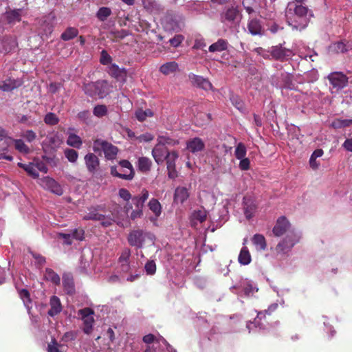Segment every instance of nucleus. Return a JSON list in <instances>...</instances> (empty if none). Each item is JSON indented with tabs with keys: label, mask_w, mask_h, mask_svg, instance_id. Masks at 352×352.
<instances>
[{
	"label": "nucleus",
	"mask_w": 352,
	"mask_h": 352,
	"mask_svg": "<svg viewBox=\"0 0 352 352\" xmlns=\"http://www.w3.org/2000/svg\"><path fill=\"white\" fill-rule=\"evenodd\" d=\"M111 10L108 7H101L96 13V17L100 21H104L111 14Z\"/></svg>",
	"instance_id": "obj_37"
},
{
	"label": "nucleus",
	"mask_w": 352,
	"mask_h": 352,
	"mask_svg": "<svg viewBox=\"0 0 352 352\" xmlns=\"http://www.w3.org/2000/svg\"><path fill=\"white\" fill-rule=\"evenodd\" d=\"M146 238L152 239L151 234L143 230L138 229L129 232L127 241L130 245L142 248Z\"/></svg>",
	"instance_id": "obj_5"
},
{
	"label": "nucleus",
	"mask_w": 352,
	"mask_h": 352,
	"mask_svg": "<svg viewBox=\"0 0 352 352\" xmlns=\"http://www.w3.org/2000/svg\"><path fill=\"white\" fill-rule=\"evenodd\" d=\"M290 226L288 219L285 216H281L276 220L272 232L276 236H281L289 229Z\"/></svg>",
	"instance_id": "obj_12"
},
{
	"label": "nucleus",
	"mask_w": 352,
	"mask_h": 352,
	"mask_svg": "<svg viewBox=\"0 0 352 352\" xmlns=\"http://www.w3.org/2000/svg\"><path fill=\"white\" fill-rule=\"evenodd\" d=\"M78 34V30L74 27L67 28L60 35V38L65 41H70Z\"/></svg>",
	"instance_id": "obj_30"
},
{
	"label": "nucleus",
	"mask_w": 352,
	"mask_h": 352,
	"mask_svg": "<svg viewBox=\"0 0 352 352\" xmlns=\"http://www.w3.org/2000/svg\"><path fill=\"white\" fill-rule=\"evenodd\" d=\"M14 139L8 135V132L0 126V152L8 151L10 147L13 146Z\"/></svg>",
	"instance_id": "obj_15"
},
{
	"label": "nucleus",
	"mask_w": 352,
	"mask_h": 352,
	"mask_svg": "<svg viewBox=\"0 0 352 352\" xmlns=\"http://www.w3.org/2000/svg\"><path fill=\"white\" fill-rule=\"evenodd\" d=\"M247 28L249 33L253 36H261L264 34V29L263 28L261 21L255 18L249 19Z\"/></svg>",
	"instance_id": "obj_16"
},
{
	"label": "nucleus",
	"mask_w": 352,
	"mask_h": 352,
	"mask_svg": "<svg viewBox=\"0 0 352 352\" xmlns=\"http://www.w3.org/2000/svg\"><path fill=\"white\" fill-rule=\"evenodd\" d=\"M234 288L241 289V291H243L244 295L248 297L252 296L255 292L258 291V289L255 286H254L250 282L245 280L241 281L239 286L234 287Z\"/></svg>",
	"instance_id": "obj_21"
},
{
	"label": "nucleus",
	"mask_w": 352,
	"mask_h": 352,
	"mask_svg": "<svg viewBox=\"0 0 352 352\" xmlns=\"http://www.w3.org/2000/svg\"><path fill=\"white\" fill-rule=\"evenodd\" d=\"M252 241L258 251H264L267 248L266 239L263 234H255L252 238Z\"/></svg>",
	"instance_id": "obj_24"
},
{
	"label": "nucleus",
	"mask_w": 352,
	"mask_h": 352,
	"mask_svg": "<svg viewBox=\"0 0 352 352\" xmlns=\"http://www.w3.org/2000/svg\"><path fill=\"white\" fill-rule=\"evenodd\" d=\"M22 137L24 138L28 142H32L36 139V135L32 130H28L23 133Z\"/></svg>",
	"instance_id": "obj_58"
},
{
	"label": "nucleus",
	"mask_w": 352,
	"mask_h": 352,
	"mask_svg": "<svg viewBox=\"0 0 352 352\" xmlns=\"http://www.w3.org/2000/svg\"><path fill=\"white\" fill-rule=\"evenodd\" d=\"M38 184L45 190H49L56 195L60 196L63 193L60 185L50 177L47 176L40 179Z\"/></svg>",
	"instance_id": "obj_9"
},
{
	"label": "nucleus",
	"mask_w": 352,
	"mask_h": 352,
	"mask_svg": "<svg viewBox=\"0 0 352 352\" xmlns=\"http://www.w3.org/2000/svg\"><path fill=\"white\" fill-rule=\"evenodd\" d=\"M50 309L48 311V315L53 317L60 314L62 311L60 300L56 296H52L50 301Z\"/></svg>",
	"instance_id": "obj_19"
},
{
	"label": "nucleus",
	"mask_w": 352,
	"mask_h": 352,
	"mask_svg": "<svg viewBox=\"0 0 352 352\" xmlns=\"http://www.w3.org/2000/svg\"><path fill=\"white\" fill-rule=\"evenodd\" d=\"M237 159L240 160L239 168L243 170H246L250 168V162L248 158H243L245 155H236Z\"/></svg>",
	"instance_id": "obj_50"
},
{
	"label": "nucleus",
	"mask_w": 352,
	"mask_h": 352,
	"mask_svg": "<svg viewBox=\"0 0 352 352\" xmlns=\"http://www.w3.org/2000/svg\"><path fill=\"white\" fill-rule=\"evenodd\" d=\"M18 166L20 168H23L27 173L32 178L36 179L38 177V172H43L46 173L47 172V168L43 160L38 157H34L33 161L28 164H23L21 162L18 163Z\"/></svg>",
	"instance_id": "obj_4"
},
{
	"label": "nucleus",
	"mask_w": 352,
	"mask_h": 352,
	"mask_svg": "<svg viewBox=\"0 0 352 352\" xmlns=\"http://www.w3.org/2000/svg\"><path fill=\"white\" fill-rule=\"evenodd\" d=\"M84 91L90 97L98 96L100 98H104L109 94L110 89L107 80H98L85 85Z\"/></svg>",
	"instance_id": "obj_2"
},
{
	"label": "nucleus",
	"mask_w": 352,
	"mask_h": 352,
	"mask_svg": "<svg viewBox=\"0 0 352 352\" xmlns=\"http://www.w3.org/2000/svg\"><path fill=\"white\" fill-rule=\"evenodd\" d=\"M285 16L289 25L294 29L302 30L307 26L313 14L307 6H296L289 3Z\"/></svg>",
	"instance_id": "obj_1"
},
{
	"label": "nucleus",
	"mask_w": 352,
	"mask_h": 352,
	"mask_svg": "<svg viewBox=\"0 0 352 352\" xmlns=\"http://www.w3.org/2000/svg\"><path fill=\"white\" fill-rule=\"evenodd\" d=\"M93 113L96 117L101 118L107 113V108L104 104L96 105L94 108Z\"/></svg>",
	"instance_id": "obj_47"
},
{
	"label": "nucleus",
	"mask_w": 352,
	"mask_h": 352,
	"mask_svg": "<svg viewBox=\"0 0 352 352\" xmlns=\"http://www.w3.org/2000/svg\"><path fill=\"white\" fill-rule=\"evenodd\" d=\"M206 219V211L205 210H195L191 214V223L195 226L196 221L204 222Z\"/></svg>",
	"instance_id": "obj_33"
},
{
	"label": "nucleus",
	"mask_w": 352,
	"mask_h": 352,
	"mask_svg": "<svg viewBox=\"0 0 352 352\" xmlns=\"http://www.w3.org/2000/svg\"><path fill=\"white\" fill-rule=\"evenodd\" d=\"M188 77L193 86L205 91L212 90V85L207 78L192 73H190Z\"/></svg>",
	"instance_id": "obj_13"
},
{
	"label": "nucleus",
	"mask_w": 352,
	"mask_h": 352,
	"mask_svg": "<svg viewBox=\"0 0 352 352\" xmlns=\"http://www.w3.org/2000/svg\"><path fill=\"white\" fill-rule=\"evenodd\" d=\"M76 333L74 331L65 332L62 336L61 340L64 342H68L74 340L76 338Z\"/></svg>",
	"instance_id": "obj_56"
},
{
	"label": "nucleus",
	"mask_w": 352,
	"mask_h": 352,
	"mask_svg": "<svg viewBox=\"0 0 352 352\" xmlns=\"http://www.w3.org/2000/svg\"><path fill=\"white\" fill-rule=\"evenodd\" d=\"M111 56L108 54V52L104 50H102L100 58V63L106 65L111 63Z\"/></svg>",
	"instance_id": "obj_53"
},
{
	"label": "nucleus",
	"mask_w": 352,
	"mask_h": 352,
	"mask_svg": "<svg viewBox=\"0 0 352 352\" xmlns=\"http://www.w3.org/2000/svg\"><path fill=\"white\" fill-rule=\"evenodd\" d=\"M189 197L188 190L185 187H177L174 194V201L184 203Z\"/></svg>",
	"instance_id": "obj_25"
},
{
	"label": "nucleus",
	"mask_w": 352,
	"mask_h": 352,
	"mask_svg": "<svg viewBox=\"0 0 352 352\" xmlns=\"http://www.w3.org/2000/svg\"><path fill=\"white\" fill-rule=\"evenodd\" d=\"M282 79L284 82V87L287 89H292L294 86L292 82V76L289 74H282Z\"/></svg>",
	"instance_id": "obj_49"
},
{
	"label": "nucleus",
	"mask_w": 352,
	"mask_h": 352,
	"mask_svg": "<svg viewBox=\"0 0 352 352\" xmlns=\"http://www.w3.org/2000/svg\"><path fill=\"white\" fill-rule=\"evenodd\" d=\"M24 10L23 8H10L7 7L6 12L2 14L3 22L9 25H14L22 20Z\"/></svg>",
	"instance_id": "obj_7"
},
{
	"label": "nucleus",
	"mask_w": 352,
	"mask_h": 352,
	"mask_svg": "<svg viewBox=\"0 0 352 352\" xmlns=\"http://www.w3.org/2000/svg\"><path fill=\"white\" fill-rule=\"evenodd\" d=\"M146 272L148 275H153L156 272V265L153 261H148L144 266Z\"/></svg>",
	"instance_id": "obj_54"
},
{
	"label": "nucleus",
	"mask_w": 352,
	"mask_h": 352,
	"mask_svg": "<svg viewBox=\"0 0 352 352\" xmlns=\"http://www.w3.org/2000/svg\"><path fill=\"white\" fill-rule=\"evenodd\" d=\"M63 285L67 294L71 295L75 292L74 279L71 274L63 275Z\"/></svg>",
	"instance_id": "obj_23"
},
{
	"label": "nucleus",
	"mask_w": 352,
	"mask_h": 352,
	"mask_svg": "<svg viewBox=\"0 0 352 352\" xmlns=\"http://www.w3.org/2000/svg\"><path fill=\"white\" fill-rule=\"evenodd\" d=\"M53 32V25L45 21L42 25L40 30V34L42 36L49 37Z\"/></svg>",
	"instance_id": "obj_45"
},
{
	"label": "nucleus",
	"mask_w": 352,
	"mask_h": 352,
	"mask_svg": "<svg viewBox=\"0 0 352 352\" xmlns=\"http://www.w3.org/2000/svg\"><path fill=\"white\" fill-rule=\"evenodd\" d=\"M352 124V119H335L331 124L333 129H341L349 126Z\"/></svg>",
	"instance_id": "obj_34"
},
{
	"label": "nucleus",
	"mask_w": 352,
	"mask_h": 352,
	"mask_svg": "<svg viewBox=\"0 0 352 352\" xmlns=\"http://www.w3.org/2000/svg\"><path fill=\"white\" fill-rule=\"evenodd\" d=\"M321 156L322 155H311L309 160V165L312 169L316 170L320 166V162L317 160V158Z\"/></svg>",
	"instance_id": "obj_59"
},
{
	"label": "nucleus",
	"mask_w": 352,
	"mask_h": 352,
	"mask_svg": "<svg viewBox=\"0 0 352 352\" xmlns=\"http://www.w3.org/2000/svg\"><path fill=\"white\" fill-rule=\"evenodd\" d=\"M93 149L94 152L99 153L100 154L102 152L104 154H117L118 152V149L116 146L113 145L111 142L101 139H97L94 141Z\"/></svg>",
	"instance_id": "obj_8"
},
{
	"label": "nucleus",
	"mask_w": 352,
	"mask_h": 352,
	"mask_svg": "<svg viewBox=\"0 0 352 352\" xmlns=\"http://www.w3.org/2000/svg\"><path fill=\"white\" fill-rule=\"evenodd\" d=\"M58 237L64 240L63 243L67 245H72V238L71 234L58 233Z\"/></svg>",
	"instance_id": "obj_60"
},
{
	"label": "nucleus",
	"mask_w": 352,
	"mask_h": 352,
	"mask_svg": "<svg viewBox=\"0 0 352 352\" xmlns=\"http://www.w3.org/2000/svg\"><path fill=\"white\" fill-rule=\"evenodd\" d=\"M157 144L153 148L152 154H176L175 152H170L168 146H174L178 142L167 136H159L157 139Z\"/></svg>",
	"instance_id": "obj_6"
},
{
	"label": "nucleus",
	"mask_w": 352,
	"mask_h": 352,
	"mask_svg": "<svg viewBox=\"0 0 352 352\" xmlns=\"http://www.w3.org/2000/svg\"><path fill=\"white\" fill-rule=\"evenodd\" d=\"M44 122L48 125L54 126L58 123L59 118L55 113L50 112L45 116Z\"/></svg>",
	"instance_id": "obj_46"
},
{
	"label": "nucleus",
	"mask_w": 352,
	"mask_h": 352,
	"mask_svg": "<svg viewBox=\"0 0 352 352\" xmlns=\"http://www.w3.org/2000/svg\"><path fill=\"white\" fill-rule=\"evenodd\" d=\"M16 41L12 38L0 39V53H8L12 47H15Z\"/></svg>",
	"instance_id": "obj_27"
},
{
	"label": "nucleus",
	"mask_w": 352,
	"mask_h": 352,
	"mask_svg": "<svg viewBox=\"0 0 352 352\" xmlns=\"http://www.w3.org/2000/svg\"><path fill=\"white\" fill-rule=\"evenodd\" d=\"M244 213L247 219H251L256 209V206L250 197H245L243 198Z\"/></svg>",
	"instance_id": "obj_20"
},
{
	"label": "nucleus",
	"mask_w": 352,
	"mask_h": 352,
	"mask_svg": "<svg viewBox=\"0 0 352 352\" xmlns=\"http://www.w3.org/2000/svg\"><path fill=\"white\" fill-rule=\"evenodd\" d=\"M84 328L83 331L86 334H90L93 329V324L94 323V318L93 316L82 319Z\"/></svg>",
	"instance_id": "obj_43"
},
{
	"label": "nucleus",
	"mask_w": 352,
	"mask_h": 352,
	"mask_svg": "<svg viewBox=\"0 0 352 352\" xmlns=\"http://www.w3.org/2000/svg\"><path fill=\"white\" fill-rule=\"evenodd\" d=\"M182 41V36L177 35L169 40L170 44L173 47H177Z\"/></svg>",
	"instance_id": "obj_64"
},
{
	"label": "nucleus",
	"mask_w": 352,
	"mask_h": 352,
	"mask_svg": "<svg viewBox=\"0 0 352 352\" xmlns=\"http://www.w3.org/2000/svg\"><path fill=\"white\" fill-rule=\"evenodd\" d=\"M269 52L274 59L278 60H284L294 54L292 50L283 47L282 45L272 47Z\"/></svg>",
	"instance_id": "obj_11"
},
{
	"label": "nucleus",
	"mask_w": 352,
	"mask_h": 352,
	"mask_svg": "<svg viewBox=\"0 0 352 352\" xmlns=\"http://www.w3.org/2000/svg\"><path fill=\"white\" fill-rule=\"evenodd\" d=\"M227 143H223V146L225 148L224 153H227L231 152V150L236 146V141L235 138L230 135H228L225 139Z\"/></svg>",
	"instance_id": "obj_44"
},
{
	"label": "nucleus",
	"mask_w": 352,
	"mask_h": 352,
	"mask_svg": "<svg viewBox=\"0 0 352 352\" xmlns=\"http://www.w3.org/2000/svg\"><path fill=\"white\" fill-rule=\"evenodd\" d=\"M204 146V142L199 138H194L186 142V148L191 153L201 151Z\"/></svg>",
	"instance_id": "obj_18"
},
{
	"label": "nucleus",
	"mask_w": 352,
	"mask_h": 352,
	"mask_svg": "<svg viewBox=\"0 0 352 352\" xmlns=\"http://www.w3.org/2000/svg\"><path fill=\"white\" fill-rule=\"evenodd\" d=\"M109 74L118 80L125 81L126 78V70L124 68H120L116 64L109 66Z\"/></svg>",
	"instance_id": "obj_17"
},
{
	"label": "nucleus",
	"mask_w": 352,
	"mask_h": 352,
	"mask_svg": "<svg viewBox=\"0 0 352 352\" xmlns=\"http://www.w3.org/2000/svg\"><path fill=\"white\" fill-rule=\"evenodd\" d=\"M119 196L124 201H129L131 198V195L129 191L125 188H121L119 190Z\"/></svg>",
	"instance_id": "obj_62"
},
{
	"label": "nucleus",
	"mask_w": 352,
	"mask_h": 352,
	"mask_svg": "<svg viewBox=\"0 0 352 352\" xmlns=\"http://www.w3.org/2000/svg\"><path fill=\"white\" fill-rule=\"evenodd\" d=\"M85 163L90 172H94L99 165L97 155H85Z\"/></svg>",
	"instance_id": "obj_32"
},
{
	"label": "nucleus",
	"mask_w": 352,
	"mask_h": 352,
	"mask_svg": "<svg viewBox=\"0 0 352 352\" xmlns=\"http://www.w3.org/2000/svg\"><path fill=\"white\" fill-rule=\"evenodd\" d=\"M130 256H131L130 249H129V248L124 249L121 253L120 258H119V263H129Z\"/></svg>",
	"instance_id": "obj_57"
},
{
	"label": "nucleus",
	"mask_w": 352,
	"mask_h": 352,
	"mask_svg": "<svg viewBox=\"0 0 352 352\" xmlns=\"http://www.w3.org/2000/svg\"><path fill=\"white\" fill-rule=\"evenodd\" d=\"M111 174L124 180H131L134 177L135 171L129 161L122 160L117 166L111 167Z\"/></svg>",
	"instance_id": "obj_3"
},
{
	"label": "nucleus",
	"mask_w": 352,
	"mask_h": 352,
	"mask_svg": "<svg viewBox=\"0 0 352 352\" xmlns=\"http://www.w3.org/2000/svg\"><path fill=\"white\" fill-rule=\"evenodd\" d=\"M225 22L230 25V28H236L240 22L239 12L236 7H231L228 8L225 13Z\"/></svg>",
	"instance_id": "obj_14"
},
{
	"label": "nucleus",
	"mask_w": 352,
	"mask_h": 352,
	"mask_svg": "<svg viewBox=\"0 0 352 352\" xmlns=\"http://www.w3.org/2000/svg\"><path fill=\"white\" fill-rule=\"evenodd\" d=\"M19 86L20 83L16 80L9 78L3 82L2 85H0V89L3 91H11Z\"/></svg>",
	"instance_id": "obj_31"
},
{
	"label": "nucleus",
	"mask_w": 352,
	"mask_h": 352,
	"mask_svg": "<svg viewBox=\"0 0 352 352\" xmlns=\"http://www.w3.org/2000/svg\"><path fill=\"white\" fill-rule=\"evenodd\" d=\"M148 191L146 189H143L140 195L133 197L132 198V202L135 205V208L143 210L144 203L148 199Z\"/></svg>",
	"instance_id": "obj_22"
},
{
	"label": "nucleus",
	"mask_w": 352,
	"mask_h": 352,
	"mask_svg": "<svg viewBox=\"0 0 352 352\" xmlns=\"http://www.w3.org/2000/svg\"><path fill=\"white\" fill-rule=\"evenodd\" d=\"M151 164L152 162L148 158L146 157H140L138 161V167L140 170L143 173L149 171Z\"/></svg>",
	"instance_id": "obj_38"
},
{
	"label": "nucleus",
	"mask_w": 352,
	"mask_h": 352,
	"mask_svg": "<svg viewBox=\"0 0 352 352\" xmlns=\"http://www.w3.org/2000/svg\"><path fill=\"white\" fill-rule=\"evenodd\" d=\"M78 314L81 316L82 320L90 317L94 314V311L89 307H85L84 309H79Z\"/></svg>",
	"instance_id": "obj_55"
},
{
	"label": "nucleus",
	"mask_w": 352,
	"mask_h": 352,
	"mask_svg": "<svg viewBox=\"0 0 352 352\" xmlns=\"http://www.w3.org/2000/svg\"><path fill=\"white\" fill-rule=\"evenodd\" d=\"M104 219V215L99 214L96 208H91L89 210L83 217L85 220H94L100 221Z\"/></svg>",
	"instance_id": "obj_39"
},
{
	"label": "nucleus",
	"mask_w": 352,
	"mask_h": 352,
	"mask_svg": "<svg viewBox=\"0 0 352 352\" xmlns=\"http://www.w3.org/2000/svg\"><path fill=\"white\" fill-rule=\"evenodd\" d=\"M294 245V243L288 239L287 237L278 243L276 247V251L278 254H285Z\"/></svg>",
	"instance_id": "obj_26"
},
{
	"label": "nucleus",
	"mask_w": 352,
	"mask_h": 352,
	"mask_svg": "<svg viewBox=\"0 0 352 352\" xmlns=\"http://www.w3.org/2000/svg\"><path fill=\"white\" fill-rule=\"evenodd\" d=\"M142 340L144 343L146 344H151L153 342H154L155 341L156 342H159L158 340H157L155 336H154L153 334L152 333H148L147 335H145L143 338H142Z\"/></svg>",
	"instance_id": "obj_63"
},
{
	"label": "nucleus",
	"mask_w": 352,
	"mask_h": 352,
	"mask_svg": "<svg viewBox=\"0 0 352 352\" xmlns=\"http://www.w3.org/2000/svg\"><path fill=\"white\" fill-rule=\"evenodd\" d=\"M328 78L333 89L336 91L345 87L348 83V78L341 72H333L329 75Z\"/></svg>",
	"instance_id": "obj_10"
},
{
	"label": "nucleus",
	"mask_w": 352,
	"mask_h": 352,
	"mask_svg": "<svg viewBox=\"0 0 352 352\" xmlns=\"http://www.w3.org/2000/svg\"><path fill=\"white\" fill-rule=\"evenodd\" d=\"M136 140H138L140 142H150L153 140V135L151 133H146L137 137Z\"/></svg>",
	"instance_id": "obj_61"
},
{
	"label": "nucleus",
	"mask_w": 352,
	"mask_h": 352,
	"mask_svg": "<svg viewBox=\"0 0 352 352\" xmlns=\"http://www.w3.org/2000/svg\"><path fill=\"white\" fill-rule=\"evenodd\" d=\"M45 277L47 280L51 281L55 285H58L60 283V276L50 268H47L45 270Z\"/></svg>",
	"instance_id": "obj_35"
},
{
	"label": "nucleus",
	"mask_w": 352,
	"mask_h": 352,
	"mask_svg": "<svg viewBox=\"0 0 352 352\" xmlns=\"http://www.w3.org/2000/svg\"><path fill=\"white\" fill-rule=\"evenodd\" d=\"M67 144L75 148H79L82 145L80 138L76 134H70L67 140Z\"/></svg>",
	"instance_id": "obj_42"
},
{
	"label": "nucleus",
	"mask_w": 352,
	"mask_h": 352,
	"mask_svg": "<svg viewBox=\"0 0 352 352\" xmlns=\"http://www.w3.org/2000/svg\"><path fill=\"white\" fill-rule=\"evenodd\" d=\"M330 50L336 53H344L347 51L346 45L342 42H337L330 46Z\"/></svg>",
	"instance_id": "obj_48"
},
{
	"label": "nucleus",
	"mask_w": 352,
	"mask_h": 352,
	"mask_svg": "<svg viewBox=\"0 0 352 352\" xmlns=\"http://www.w3.org/2000/svg\"><path fill=\"white\" fill-rule=\"evenodd\" d=\"M13 145L15 149L21 153H28L29 152V147L21 139H14Z\"/></svg>",
	"instance_id": "obj_41"
},
{
	"label": "nucleus",
	"mask_w": 352,
	"mask_h": 352,
	"mask_svg": "<svg viewBox=\"0 0 352 352\" xmlns=\"http://www.w3.org/2000/svg\"><path fill=\"white\" fill-rule=\"evenodd\" d=\"M178 69V64L175 62H168L160 67V72L164 75H168L170 74L175 72Z\"/></svg>",
	"instance_id": "obj_29"
},
{
	"label": "nucleus",
	"mask_w": 352,
	"mask_h": 352,
	"mask_svg": "<svg viewBox=\"0 0 352 352\" xmlns=\"http://www.w3.org/2000/svg\"><path fill=\"white\" fill-rule=\"evenodd\" d=\"M60 344L58 343L55 338H52L51 342L47 344V352H62L59 349Z\"/></svg>",
	"instance_id": "obj_51"
},
{
	"label": "nucleus",
	"mask_w": 352,
	"mask_h": 352,
	"mask_svg": "<svg viewBox=\"0 0 352 352\" xmlns=\"http://www.w3.org/2000/svg\"><path fill=\"white\" fill-rule=\"evenodd\" d=\"M153 116V111L150 109L146 110L138 109L135 111V118L140 122L144 121L148 117Z\"/></svg>",
	"instance_id": "obj_40"
},
{
	"label": "nucleus",
	"mask_w": 352,
	"mask_h": 352,
	"mask_svg": "<svg viewBox=\"0 0 352 352\" xmlns=\"http://www.w3.org/2000/svg\"><path fill=\"white\" fill-rule=\"evenodd\" d=\"M85 231L82 228H77L72 230L71 236L72 239L78 241H82L85 237Z\"/></svg>",
	"instance_id": "obj_52"
},
{
	"label": "nucleus",
	"mask_w": 352,
	"mask_h": 352,
	"mask_svg": "<svg viewBox=\"0 0 352 352\" xmlns=\"http://www.w3.org/2000/svg\"><path fill=\"white\" fill-rule=\"evenodd\" d=\"M148 206L156 217H159L161 214L162 206L157 199L155 198L151 199L148 202Z\"/></svg>",
	"instance_id": "obj_36"
},
{
	"label": "nucleus",
	"mask_w": 352,
	"mask_h": 352,
	"mask_svg": "<svg viewBox=\"0 0 352 352\" xmlns=\"http://www.w3.org/2000/svg\"><path fill=\"white\" fill-rule=\"evenodd\" d=\"M239 263L241 265H246L250 263L252 257L248 248L246 246H243L239 253L238 257Z\"/></svg>",
	"instance_id": "obj_28"
}]
</instances>
